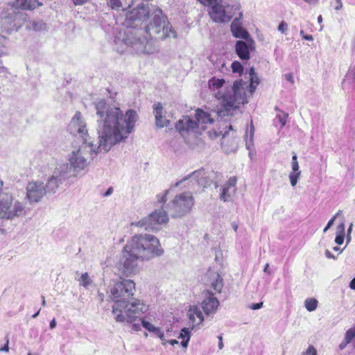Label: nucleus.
Returning <instances> with one entry per match:
<instances>
[{
    "label": "nucleus",
    "mask_w": 355,
    "mask_h": 355,
    "mask_svg": "<svg viewBox=\"0 0 355 355\" xmlns=\"http://www.w3.org/2000/svg\"><path fill=\"white\" fill-rule=\"evenodd\" d=\"M94 105L98 118V141L83 142L77 150L71 152L68 159L69 174L71 168L76 173L84 170L98 153L108 152L135 130L138 115L134 110H128L124 114L119 107L109 104L105 99L98 100Z\"/></svg>",
    "instance_id": "f257e3e1"
},
{
    "label": "nucleus",
    "mask_w": 355,
    "mask_h": 355,
    "mask_svg": "<svg viewBox=\"0 0 355 355\" xmlns=\"http://www.w3.org/2000/svg\"><path fill=\"white\" fill-rule=\"evenodd\" d=\"M135 284L130 279H121L114 284L108 292V297L114 302L112 313L118 322H132L148 310V306L139 300L132 298Z\"/></svg>",
    "instance_id": "f03ea898"
},
{
    "label": "nucleus",
    "mask_w": 355,
    "mask_h": 355,
    "mask_svg": "<svg viewBox=\"0 0 355 355\" xmlns=\"http://www.w3.org/2000/svg\"><path fill=\"white\" fill-rule=\"evenodd\" d=\"M150 9L149 3H141L126 13L124 21L126 29L121 42L132 49L136 53H148V38L144 35L143 25L149 19Z\"/></svg>",
    "instance_id": "7ed1b4c3"
},
{
    "label": "nucleus",
    "mask_w": 355,
    "mask_h": 355,
    "mask_svg": "<svg viewBox=\"0 0 355 355\" xmlns=\"http://www.w3.org/2000/svg\"><path fill=\"white\" fill-rule=\"evenodd\" d=\"M193 205L194 198L191 193L178 194L167 204V212L163 209H157L138 221L136 225L148 231L157 232L160 230L161 225L168 221V215L172 218L182 217L191 211Z\"/></svg>",
    "instance_id": "20e7f679"
},
{
    "label": "nucleus",
    "mask_w": 355,
    "mask_h": 355,
    "mask_svg": "<svg viewBox=\"0 0 355 355\" xmlns=\"http://www.w3.org/2000/svg\"><path fill=\"white\" fill-rule=\"evenodd\" d=\"M225 81L223 78L212 77L208 81V87L212 94L220 102L225 110L230 112L236 109L241 104L248 103L246 101V81L239 79L234 82L230 87H225V91L222 92Z\"/></svg>",
    "instance_id": "39448f33"
},
{
    "label": "nucleus",
    "mask_w": 355,
    "mask_h": 355,
    "mask_svg": "<svg viewBox=\"0 0 355 355\" xmlns=\"http://www.w3.org/2000/svg\"><path fill=\"white\" fill-rule=\"evenodd\" d=\"M126 244L128 248H131L142 261L159 257L164 253L159 239L152 234H136Z\"/></svg>",
    "instance_id": "423d86ee"
},
{
    "label": "nucleus",
    "mask_w": 355,
    "mask_h": 355,
    "mask_svg": "<svg viewBox=\"0 0 355 355\" xmlns=\"http://www.w3.org/2000/svg\"><path fill=\"white\" fill-rule=\"evenodd\" d=\"M152 20L148 25L145 24L144 35L148 38L147 49L149 51L148 53H151L149 37H155L159 40L166 38H177V33L172 27L166 16H164L162 11L159 8H155L152 12Z\"/></svg>",
    "instance_id": "0eeeda50"
},
{
    "label": "nucleus",
    "mask_w": 355,
    "mask_h": 355,
    "mask_svg": "<svg viewBox=\"0 0 355 355\" xmlns=\"http://www.w3.org/2000/svg\"><path fill=\"white\" fill-rule=\"evenodd\" d=\"M202 5L210 6V17L216 23L229 22L240 10L237 0H198Z\"/></svg>",
    "instance_id": "6e6552de"
},
{
    "label": "nucleus",
    "mask_w": 355,
    "mask_h": 355,
    "mask_svg": "<svg viewBox=\"0 0 355 355\" xmlns=\"http://www.w3.org/2000/svg\"><path fill=\"white\" fill-rule=\"evenodd\" d=\"M24 204L13 198L9 193L0 196V219L15 220L26 215Z\"/></svg>",
    "instance_id": "1a4fd4ad"
},
{
    "label": "nucleus",
    "mask_w": 355,
    "mask_h": 355,
    "mask_svg": "<svg viewBox=\"0 0 355 355\" xmlns=\"http://www.w3.org/2000/svg\"><path fill=\"white\" fill-rule=\"evenodd\" d=\"M69 169L67 164H60L55 168L51 175L48 177L46 184H44L47 193H55L60 186L71 177Z\"/></svg>",
    "instance_id": "9d476101"
},
{
    "label": "nucleus",
    "mask_w": 355,
    "mask_h": 355,
    "mask_svg": "<svg viewBox=\"0 0 355 355\" xmlns=\"http://www.w3.org/2000/svg\"><path fill=\"white\" fill-rule=\"evenodd\" d=\"M139 259H141V258L137 257L131 248L128 249L126 244L122 250L119 262V268L126 276L135 275L138 271L137 261Z\"/></svg>",
    "instance_id": "9b49d317"
},
{
    "label": "nucleus",
    "mask_w": 355,
    "mask_h": 355,
    "mask_svg": "<svg viewBox=\"0 0 355 355\" xmlns=\"http://www.w3.org/2000/svg\"><path fill=\"white\" fill-rule=\"evenodd\" d=\"M68 131L75 137L83 140V142H90L88 141V132L86 122L81 113L76 112L68 125Z\"/></svg>",
    "instance_id": "f8f14e48"
},
{
    "label": "nucleus",
    "mask_w": 355,
    "mask_h": 355,
    "mask_svg": "<svg viewBox=\"0 0 355 355\" xmlns=\"http://www.w3.org/2000/svg\"><path fill=\"white\" fill-rule=\"evenodd\" d=\"M46 193L43 182L33 181L26 186V197L31 202H38Z\"/></svg>",
    "instance_id": "ddd939ff"
},
{
    "label": "nucleus",
    "mask_w": 355,
    "mask_h": 355,
    "mask_svg": "<svg viewBox=\"0 0 355 355\" xmlns=\"http://www.w3.org/2000/svg\"><path fill=\"white\" fill-rule=\"evenodd\" d=\"M175 128L182 137L198 132L197 121L189 116H183L177 122Z\"/></svg>",
    "instance_id": "4468645a"
},
{
    "label": "nucleus",
    "mask_w": 355,
    "mask_h": 355,
    "mask_svg": "<svg viewBox=\"0 0 355 355\" xmlns=\"http://www.w3.org/2000/svg\"><path fill=\"white\" fill-rule=\"evenodd\" d=\"M254 43L252 38L249 41L239 40L236 42L235 51L237 55L243 60H248L250 58V51L254 49Z\"/></svg>",
    "instance_id": "2eb2a0df"
},
{
    "label": "nucleus",
    "mask_w": 355,
    "mask_h": 355,
    "mask_svg": "<svg viewBox=\"0 0 355 355\" xmlns=\"http://www.w3.org/2000/svg\"><path fill=\"white\" fill-rule=\"evenodd\" d=\"M153 114L155 118L156 126L159 128L167 127L170 121L167 119L166 112L164 110L162 104L157 103L153 105Z\"/></svg>",
    "instance_id": "dca6fc26"
},
{
    "label": "nucleus",
    "mask_w": 355,
    "mask_h": 355,
    "mask_svg": "<svg viewBox=\"0 0 355 355\" xmlns=\"http://www.w3.org/2000/svg\"><path fill=\"white\" fill-rule=\"evenodd\" d=\"M236 178H230L226 184L223 187L220 194V199L224 202L232 200V197L236 192Z\"/></svg>",
    "instance_id": "f3484780"
},
{
    "label": "nucleus",
    "mask_w": 355,
    "mask_h": 355,
    "mask_svg": "<svg viewBox=\"0 0 355 355\" xmlns=\"http://www.w3.org/2000/svg\"><path fill=\"white\" fill-rule=\"evenodd\" d=\"M239 18H235L231 24L230 29L232 35L236 38L243 39L249 41L250 39L248 32L242 27L240 18L242 17V13H239Z\"/></svg>",
    "instance_id": "a211bd4d"
},
{
    "label": "nucleus",
    "mask_w": 355,
    "mask_h": 355,
    "mask_svg": "<svg viewBox=\"0 0 355 355\" xmlns=\"http://www.w3.org/2000/svg\"><path fill=\"white\" fill-rule=\"evenodd\" d=\"M189 178H191V180H194L198 185L202 186L203 187H206L208 184L207 176H206L205 169L201 168L200 169L193 171L180 181L176 182L175 187L179 186L182 182L185 181Z\"/></svg>",
    "instance_id": "6ab92c4d"
},
{
    "label": "nucleus",
    "mask_w": 355,
    "mask_h": 355,
    "mask_svg": "<svg viewBox=\"0 0 355 355\" xmlns=\"http://www.w3.org/2000/svg\"><path fill=\"white\" fill-rule=\"evenodd\" d=\"M195 120L197 121L198 130L200 129L201 130H205L207 128V124H211L214 122V119L211 117L210 114L201 109L196 110Z\"/></svg>",
    "instance_id": "aec40b11"
},
{
    "label": "nucleus",
    "mask_w": 355,
    "mask_h": 355,
    "mask_svg": "<svg viewBox=\"0 0 355 355\" xmlns=\"http://www.w3.org/2000/svg\"><path fill=\"white\" fill-rule=\"evenodd\" d=\"M291 167L292 171L289 174V180L291 186L295 187L301 176V171L300 170L297 157L295 153H293Z\"/></svg>",
    "instance_id": "412c9836"
},
{
    "label": "nucleus",
    "mask_w": 355,
    "mask_h": 355,
    "mask_svg": "<svg viewBox=\"0 0 355 355\" xmlns=\"http://www.w3.org/2000/svg\"><path fill=\"white\" fill-rule=\"evenodd\" d=\"M218 305L219 302L216 297H208L202 301V309L205 313L209 315L216 312Z\"/></svg>",
    "instance_id": "4be33fe9"
},
{
    "label": "nucleus",
    "mask_w": 355,
    "mask_h": 355,
    "mask_svg": "<svg viewBox=\"0 0 355 355\" xmlns=\"http://www.w3.org/2000/svg\"><path fill=\"white\" fill-rule=\"evenodd\" d=\"M41 6H42V3L37 0H16L12 3V6L23 10H33Z\"/></svg>",
    "instance_id": "5701e85b"
},
{
    "label": "nucleus",
    "mask_w": 355,
    "mask_h": 355,
    "mask_svg": "<svg viewBox=\"0 0 355 355\" xmlns=\"http://www.w3.org/2000/svg\"><path fill=\"white\" fill-rule=\"evenodd\" d=\"M249 76L250 83H247L248 87L246 89V98L251 96L255 91L257 86L259 84V78L254 71V67H251L249 70Z\"/></svg>",
    "instance_id": "b1692460"
},
{
    "label": "nucleus",
    "mask_w": 355,
    "mask_h": 355,
    "mask_svg": "<svg viewBox=\"0 0 355 355\" xmlns=\"http://www.w3.org/2000/svg\"><path fill=\"white\" fill-rule=\"evenodd\" d=\"M188 316L189 320L192 322V329L195 326L196 318H198L199 321L196 324H200L204 320V317L200 309L196 306H192L189 308L188 311Z\"/></svg>",
    "instance_id": "393cba45"
},
{
    "label": "nucleus",
    "mask_w": 355,
    "mask_h": 355,
    "mask_svg": "<svg viewBox=\"0 0 355 355\" xmlns=\"http://www.w3.org/2000/svg\"><path fill=\"white\" fill-rule=\"evenodd\" d=\"M142 326L149 332H152L155 336L159 338L162 340H164V334L160 328L155 327L153 324L145 320H141Z\"/></svg>",
    "instance_id": "a878e982"
},
{
    "label": "nucleus",
    "mask_w": 355,
    "mask_h": 355,
    "mask_svg": "<svg viewBox=\"0 0 355 355\" xmlns=\"http://www.w3.org/2000/svg\"><path fill=\"white\" fill-rule=\"evenodd\" d=\"M27 28L30 30H33L35 31H40L46 29V24L42 21H31L28 25Z\"/></svg>",
    "instance_id": "bb28decb"
},
{
    "label": "nucleus",
    "mask_w": 355,
    "mask_h": 355,
    "mask_svg": "<svg viewBox=\"0 0 355 355\" xmlns=\"http://www.w3.org/2000/svg\"><path fill=\"white\" fill-rule=\"evenodd\" d=\"M253 135H254V127L251 126L250 130V136L248 137V132H246V137H245V146L248 150H250L249 155L251 156V150H252L254 147V143H253Z\"/></svg>",
    "instance_id": "cd10ccee"
},
{
    "label": "nucleus",
    "mask_w": 355,
    "mask_h": 355,
    "mask_svg": "<svg viewBox=\"0 0 355 355\" xmlns=\"http://www.w3.org/2000/svg\"><path fill=\"white\" fill-rule=\"evenodd\" d=\"M223 286V278L219 274L216 275L215 279L211 283V287L217 292H220Z\"/></svg>",
    "instance_id": "c85d7f7f"
},
{
    "label": "nucleus",
    "mask_w": 355,
    "mask_h": 355,
    "mask_svg": "<svg viewBox=\"0 0 355 355\" xmlns=\"http://www.w3.org/2000/svg\"><path fill=\"white\" fill-rule=\"evenodd\" d=\"M304 306L309 311H313L316 309L318 301L313 298H309L305 300Z\"/></svg>",
    "instance_id": "c756f323"
},
{
    "label": "nucleus",
    "mask_w": 355,
    "mask_h": 355,
    "mask_svg": "<svg viewBox=\"0 0 355 355\" xmlns=\"http://www.w3.org/2000/svg\"><path fill=\"white\" fill-rule=\"evenodd\" d=\"M349 80L351 83L355 80V65L353 67H350L348 72L345 76V78L343 80L342 84L343 85L345 83V82Z\"/></svg>",
    "instance_id": "7c9ffc66"
},
{
    "label": "nucleus",
    "mask_w": 355,
    "mask_h": 355,
    "mask_svg": "<svg viewBox=\"0 0 355 355\" xmlns=\"http://www.w3.org/2000/svg\"><path fill=\"white\" fill-rule=\"evenodd\" d=\"M91 283V279L87 272L82 274L80 279V284L85 288H87Z\"/></svg>",
    "instance_id": "2f4dec72"
},
{
    "label": "nucleus",
    "mask_w": 355,
    "mask_h": 355,
    "mask_svg": "<svg viewBox=\"0 0 355 355\" xmlns=\"http://www.w3.org/2000/svg\"><path fill=\"white\" fill-rule=\"evenodd\" d=\"M107 5L112 9L119 10L122 7L121 0H107Z\"/></svg>",
    "instance_id": "473e14b6"
},
{
    "label": "nucleus",
    "mask_w": 355,
    "mask_h": 355,
    "mask_svg": "<svg viewBox=\"0 0 355 355\" xmlns=\"http://www.w3.org/2000/svg\"><path fill=\"white\" fill-rule=\"evenodd\" d=\"M232 69L234 73H241L243 71V67L239 61H234L232 63Z\"/></svg>",
    "instance_id": "72a5a7b5"
},
{
    "label": "nucleus",
    "mask_w": 355,
    "mask_h": 355,
    "mask_svg": "<svg viewBox=\"0 0 355 355\" xmlns=\"http://www.w3.org/2000/svg\"><path fill=\"white\" fill-rule=\"evenodd\" d=\"M288 114L284 112H281L280 114H278L276 118L278 119L279 122L281 123V127H284L287 121V118Z\"/></svg>",
    "instance_id": "f704fd0d"
},
{
    "label": "nucleus",
    "mask_w": 355,
    "mask_h": 355,
    "mask_svg": "<svg viewBox=\"0 0 355 355\" xmlns=\"http://www.w3.org/2000/svg\"><path fill=\"white\" fill-rule=\"evenodd\" d=\"M355 338V326L348 329L345 336V340H347V342H351L353 338Z\"/></svg>",
    "instance_id": "c9c22d12"
},
{
    "label": "nucleus",
    "mask_w": 355,
    "mask_h": 355,
    "mask_svg": "<svg viewBox=\"0 0 355 355\" xmlns=\"http://www.w3.org/2000/svg\"><path fill=\"white\" fill-rule=\"evenodd\" d=\"M188 337L191 338V334L189 328L184 327L181 330L179 336V338L187 339Z\"/></svg>",
    "instance_id": "e433bc0d"
},
{
    "label": "nucleus",
    "mask_w": 355,
    "mask_h": 355,
    "mask_svg": "<svg viewBox=\"0 0 355 355\" xmlns=\"http://www.w3.org/2000/svg\"><path fill=\"white\" fill-rule=\"evenodd\" d=\"M168 191L166 190L162 194L157 195V200L160 204H164L166 202V196Z\"/></svg>",
    "instance_id": "4c0bfd02"
},
{
    "label": "nucleus",
    "mask_w": 355,
    "mask_h": 355,
    "mask_svg": "<svg viewBox=\"0 0 355 355\" xmlns=\"http://www.w3.org/2000/svg\"><path fill=\"white\" fill-rule=\"evenodd\" d=\"M344 237H345V233H338V232H337V234H336V239H335V242L338 245L343 244V241H344Z\"/></svg>",
    "instance_id": "58836bf2"
},
{
    "label": "nucleus",
    "mask_w": 355,
    "mask_h": 355,
    "mask_svg": "<svg viewBox=\"0 0 355 355\" xmlns=\"http://www.w3.org/2000/svg\"><path fill=\"white\" fill-rule=\"evenodd\" d=\"M306 355H317V351L313 346H309L305 352Z\"/></svg>",
    "instance_id": "ea45409f"
},
{
    "label": "nucleus",
    "mask_w": 355,
    "mask_h": 355,
    "mask_svg": "<svg viewBox=\"0 0 355 355\" xmlns=\"http://www.w3.org/2000/svg\"><path fill=\"white\" fill-rule=\"evenodd\" d=\"M287 28L288 24L284 21H282L278 26V31L282 32V33H285Z\"/></svg>",
    "instance_id": "a19ab883"
},
{
    "label": "nucleus",
    "mask_w": 355,
    "mask_h": 355,
    "mask_svg": "<svg viewBox=\"0 0 355 355\" xmlns=\"http://www.w3.org/2000/svg\"><path fill=\"white\" fill-rule=\"evenodd\" d=\"M341 213V211L340 210L335 216H334L328 222L327 226V228H330L333 225H334V223L335 221V219L336 218V217Z\"/></svg>",
    "instance_id": "79ce46f5"
},
{
    "label": "nucleus",
    "mask_w": 355,
    "mask_h": 355,
    "mask_svg": "<svg viewBox=\"0 0 355 355\" xmlns=\"http://www.w3.org/2000/svg\"><path fill=\"white\" fill-rule=\"evenodd\" d=\"M262 306H263V303L259 302V303L252 304L249 307H250V309H251L252 310H257V309H261L262 307Z\"/></svg>",
    "instance_id": "37998d69"
},
{
    "label": "nucleus",
    "mask_w": 355,
    "mask_h": 355,
    "mask_svg": "<svg viewBox=\"0 0 355 355\" xmlns=\"http://www.w3.org/2000/svg\"><path fill=\"white\" fill-rule=\"evenodd\" d=\"M300 35L302 37L304 40L312 41L313 37L311 35H305L304 31H300Z\"/></svg>",
    "instance_id": "c03bdc74"
},
{
    "label": "nucleus",
    "mask_w": 355,
    "mask_h": 355,
    "mask_svg": "<svg viewBox=\"0 0 355 355\" xmlns=\"http://www.w3.org/2000/svg\"><path fill=\"white\" fill-rule=\"evenodd\" d=\"M343 7V3L341 0H336L335 10H340Z\"/></svg>",
    "instance_id": "a18cd8bd"
},
{
    "label": "nucleus",
    "mask_w": 355,
    "mask_h": 355,
    "mask_svg": "<svg viewBox=\"0 0 355 355\" xmlns=\"http://www.w3.org/2000/svg\"><path fill=\"white\" fill-rule=\"evenodd\" d=\"M8 343H9V340H8V338H7L5 345L2 348H0V352H8L9 351Z\"/></svg>",
    "instance_id": "49530a36"
},
{
    "label": "nucleus",
    "mask_w": 355,
    "mask_h": 355,
    "mask_svg": "<svg viewBox=\"0 0 355 355\" xmlns=\"http://www.w3.org/2000/svg\"><path fill=\"white\" fill-rule=\"evenodd\" d=\"M162 345H165L167 343L171 344V345H175L178 344V341L177 340H170L168 341L162 340Z\"/></svg>",
    "instance_id": "de8ad7c7"
},
{
    "label": "nucleus",
    "mask_w": 355,
    "mask_h": 355,
    "mask_svg": "<svg viewBox=\"0 0 355 355\" xmlns=\"http://www.w3.org/2000/svg\"><path fill=\"white\" fill-rule=\"evenodd\" d=\"M349 343V342H347V340H345V338L344 339V340L343 342H341L339 345V348L340 349H343L346 347V346Z\"/></svg>",
    "instance_id": "09e8293b"
},
{
    "label": "nucleus",
    "mask_w": 355,
    "mask_h": 355,
    "mask_svg": "<svg viewBox=\"0 0 355 355\" xmlns=\"http://www.w3.org/2000/svg\"><path fill=\"white\" fill-rule=\"evenodd\" d=\"M73 3L76 5V6H80V5H83L84 3H85L88 0H72Z\"/></svg>",
    "instance_id": "8fccbe9b"
},
{
    "label": "nucleus",
    "mask_w": 355,
    "mask_h": 355,
    "mask_svg": "<svg viewBox=\"0 0 355 355\" xmlns=\"http://www.w3.org/2000/svg\"><path fill=\"white\" fill-rule=\"evenodd\" d=\"M325 256L328 258V259H336V257L331 253V252L328 250H327L325 251Z\"/></svg>",
    "instance_id": "3c124183"
},
{
    "label": "nucleus",
    "mask_w": 355,
    "mask_h": 355,
    "mask_svg": "<svg viewBox=\"0 0 355 355\" xmlns=\"http://www.w3.org/2000/svg\"><path fill=\"white\" fill-rule=\"evenodd\" d=\"M189 340H190L189 337H188L187 339H182V341L181 342V345L183 347L187 348L188 346Z\"/></svg>",
    "instance_id": "603ef678"
},
{
    "label": "nucleus",
    "mask_w": 355,
    "mask_h": 355,
    "mask_svg": "<svg viewBox=\"0 0 355 355\" xmlns=\"http://www.w3.org/2000/svg\"><path fill=\"white\" fill-rule=\"evenodd\" d=\"M338 229V233H345L344 223H341L340 225H339Z\"/></svg>",
    "instance_id": "864d4df0"
},
{
    "label": "nucleus",
    "mask_w": 355,
    "mask_h": 355,
    "mask_svg": "<svg viewBox=\"0 0 355 355\" xmlns=\"http://www.w3.org/2000/svg\"><path fill=\"white\" fill-rule=\"evenodd\" d=\"M304 1L311 5H317L319 2V0H304Z\"/></svg>",
    "instance_id": "5fc2aeb1"
},
{
    "label": "nucleus",
    "mask_w": 355,
    "mask_h": 355,
    "mask_svg": "<svg viewBox=\"0 0 355 355\" xmlns=\"http://www.w3.org/2000/svg\"><path fill=\"white\" fill-rule=\"evenodd\" d=\"M349 286L351 289L355 290V277H354L349 282Z\"/></svg>",
    "instance_id": "6e6d98bb"
},
{
    "label": "nucleus",
    "mask_w": 355,
    "mask_h": 355,
    "mask_svg": "<svg viewBox=\"0 0 355 355\" xmlns=\"http://www.w3.org/2000/svg\"><path fill=\"white\" fill-rule=\"evenodd\" d=\"M286 79L289 82L293 83V76L291 73H288L285 76Z\"/></svg>",
    "instance_id": "4d7b16f0"
},
{
    "label": "nucleus",
    "mask_w": 355,
    "mask_h": 355,
    "mask_svg": "<svg viewBox=\"0 0 355 355\" xmlns=\"http://www.w3.org/2000/svg\"><path fill=\"white\" fill-rule=\"evenodd\" d=\"M218 348L221 349L223 347V337L221 335L218 336Z\"/></svg>",
    "instance_id": "13d9d810"
},
{
    "label": "nucleus",
    "mask_w": 355,
    "mask_h": 355,
    "mask_svg": "<svg viewBox=\"0 0 355 355\" xmlns=\"http://www.w3.org/2000/svg\"><path fill=\"white\" fill-rule=\"evenodd\" d=\"M56 321L55 320V318H53L51 322H50V324H49V327L50 329H54L55 327H56Z\"/></svg>",
    "instance_id": "bf43d9fd"
},
{
    "label": "nucleus",
    "mask_w": 355,
    "mask_h": 355,
    "mask_svg": "<svg viewBox=\"0 0 355 355\" xmlns=\"http://www.w3.org/2000/svg\"><path fill=\"white\" fill-rule=\"evenodd\" d=\"M112 192H113V188L112 187H110L106 191V192L105 193L104 196H108L111 195L112 193Z\"/></svg>",
    "instance_id": "052dcab7"
},
{
    "label": "nucleus",
    "mask_w": 355,
    "mask_h": 355,
    "mask_svg": "<svg viewBox=\"0 0 355 355\" xmlns=\"http://www.w3.org/2000/svg\"><path fill=\"white\" fill-rule=\"evenodd\" d=\"M139 329H140V325L139 324H132V329L133 330L138 331Z\"/></svg>",
    "instance_id": "680f3d73"
},
{
    "label": "nucleus",
    "mask_w": 355,
    "mask_h": 355,
    "mask_svg": "<svg viewBox=\"0 0 355 355\" xmlns=\"http://www.w3.org/2000/svg\"><path fill=\"white\" fill-rule=\"evenodd\" d=\"M268 267H269V264H268V263H266V266H265V267H264V269H263V271H264L265 272H268V273H269V272H268Z\"/></svg>",
    "instance_id": "e2e57ef3"
},
{
    "label": "nucleus",
    "mask_w": 355,
    "mask_h": 355,
    "mask_svg": "<svg viewBox=\"0 0 355 355\" xmlns=\"http://www.w3.org/2000/svg\"><path fill=\"white\" fill-rule=\"evenodd\" d=\"M333 250H334V251H339V252H340V253H341V252H343V250H340V248H339V247H337V246L334 247Z\"/></svg>",
    "instance_id": "0e129e2a"
},
{
    "label": "nucleus",
    "mask_w": 355,
    "mask_h": 355,
    "mask_svg": "<svg viewBox=\"0 0 355 355\" xmlns=\"http://www.w3.org/2000/svg\"><path fill=\"white\" fill-rule=\"evenodd\" d=\"M42 305L43 306H44L46 305V300H45V297L44 296H42Z\"/></svg>",
    "instance_id": "69168bd1"
},
{
    "label": "nucleus",
    "mask_w": 355,
    "mask_h": 355,
    "mask_svg": "<svg viewBox=\"0 0 355 355\" xmlns=\"http://www.w3.org/2000/svg\"><path fill=\"white\" fill-rule=\"evenodd\" d=\"M40 310L37 311L35 313H34V314L33 315V316H32V317H33V318H37V317L38 316V315L40 314Z\"/></svg>",
    "instance_id": "338daca9"
},
{
    "label": "nucleus",
    "mask_w": 355,
    "mask_h": 355,
    "mask_svg": "<svg viewBox=\"0 0 355 355\" xmlns=\"http://www.w3.org/2000/svg\"><path fill=\"white\" fill-rule=\"evenodd\" d=\"M318 23H321L322 21V15H319L318 17Z\"/></svg>",
    "instance_id": "774afa93"
}]
</instances>
